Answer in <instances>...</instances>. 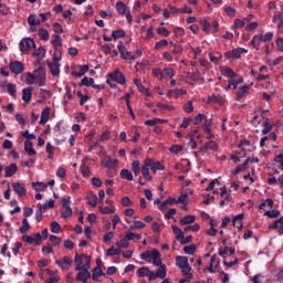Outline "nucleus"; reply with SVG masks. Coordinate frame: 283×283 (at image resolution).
<instances>
[{
    "label": "nucleus",
    "instance_id": "bb28decb",
    "mask_svg": "<svg viewBox=\"0 0 283 283\" xmlns=\"http://www.w3.org/2000/svg\"><path fill=\"white\" fill-rule=\"evenodd\" d=\"M28 23L29 25H40L41 20L39 19V17H36V14H31L28 18Z\"/></svg>",
    "mask_w": 283,
    "mask_h": 283
},
{
    "label": "nucleus",
    "instance_id": "680f3d73",
    "mask_svg": "<svg viewBox=\"0 0 283 283\" xmlns=\"http://www.w3.org/2000/svg\"><path fill=\"white\" fill-rule=\"evenodd\" d=\"M51 231L52 233H59V231H61V224H59L56 221H53L51 223Z\"/></svg>",
    "mask_w": 283,
    "mask_h": 283
},
{
    "label": "nucleus",
    "instance_id": "4d7b16f0",
    "mask_svg": "<svg viewBox=\"0 0 283 283\" xmlns=\"http://www.w3.org/2000/svg\"><path fill=\"white\" fill-rule=\"evenodd\" d=\"M223 73L226 74V76H228V78H237L238 74H235V72H233V70H231L230 67H226L223 70Z\"/></svg>",
    "mask_w": 283,
    "mask_h": 283
},
{
    "label": "nucleus",
    "instance_id": "393cba45",
    "mask_svg": "<svg viewBox=\"0 0 283 283\" xmlns=\"http://www.w3.org/2000/svg\"><path fill=\"white\" fill-rule=\"evenodd\" d=\"M51 44L53 45L54 50L62 48L63 42H62L61 38L59 36V34L53 35V40H51Z\"/></svg>",
    "mask_w": 283,
    "mask_h": 283
},
{
    "label": "nucleus",
    "instance_id": "f03ea898",
    "mask_svg": "<svg viewBox=\"0 0 283 283\" xmlns=\"http://www.w3.org/2000/svg\"><path fill=\"white\" fill-rule=\"evenodd\" d=\"M153 260L154 266H160L163 264V261L160 260V252L156 249L151 251H146L140 254V260Z\"/></svg>",
    "mask_w": 283,
    "mask_h": 283
},
{
    "label": "nucleus",
    "instance_id": "f257e3e1",
    "mask_svg": "<svg viewBox=\"0 0 283 283\" xmlns=\"http://www.w3.org/2000/svg\"><path fill=\"white\" fill-rule=\"evenodd\" d=\"M176 265L181 269V273H184L185 277H188V280L193 277L191 268L189 266V258L182 255L176 256Z\"/></svg>",
    "mask_w": 283,
    "mask_h": 283
},
{
    "label": "nucleus",
    "instance_id": "a18cd8bd",
    "mask_svg": "<svg viewBox=\"0 0 283 283\" xmlns=\"http://www.w3.org/2000/svg\"><path fill=\"white\" fill-rule=\"evenodd\" d=\"M184 252L186 253V255H193V253H196V245L195 244L186 245L184 248Z\"/></svg>",
    "mask_w": 283,
    "mask_h": 283
},
{
    "label": "nucleus",
    "instance_id": "49530a36",
    "mask_svg": "<svg viewBox=\"0 0 283 283\" xmlns=\"http://www.w3.org/2000/svg\"><path fill=\"white\" fill-rule=\"evenodd\" d=\"M116 8L118 11V14H127V7L123 2H117Z\"/></svg>",
    "mask_w": 283,
    "mask_h": 283
},
{
    "label": "nucleus",
    "instance_id": "e2e57ef3",
    "mask_svg": "<svg viewBox=\"0 0 283 283\" xmlns=\"http://www.w3.org/2000/svg\"><path fill=\"white\" fill-rule=\"evenodd\" d=\"M185 233L188 231H200V224L195 223L193 226H188L184 229Z\"/></svg>",
    "mask_w": 283,
    "mask_h": 283
},
{
    "label": "nucleus",
    "instance_id": "052dcab7",
    "mask_svg": "<svg viewBox=\"0 0 283 283\" xmlns=\"http://www.w3.org/2000/svg\"><path fill=\"white\" fill-rule=\"evenodd\" d=\"M184 111L187 114H191V112H193V102L189 101L187 104L184 105Z\"/></svg>",
    "mask_w": 283,
    "mask_h": 283
},
{
    "label": "nucleus",
    "instance_id": "cd10ccee",
    "mask_svg": "<svg viewBox=\"0 0 283 283\" xmlns=\"http://www.w3.org/2000/svg\"><path fill=\"white\" fill-rule=\"evenodd\" d=\"M33 56H35V59H44L45 57V49H43V46H39L38 49L34 50Z\"/></svg>",
    "mask_w": 283,
    "mask_h": 283
},
{
    "label": "nucleus",
    "instance_id": "5fc2aeb1",
    "mask_svg": "<svg viewBox=\"0 0 283 283\" xmlns=\"http://www.w3.org/2000/svg\"><path fill=\"white\" fill-rule=\"evenodd\" d=\"M116 247H118V249H129V241L127 239H122L116 243Z\"/></svg>",
    "mask_w": 283,
    "mask_h": 283
},
{
    "label": "nucleus",
    "instance_id": "4c0bfd02",
    "mask_svg": "<svg viewBox=\"0 0 283 283\" xmlns=\"http://www.w3.org/2000/svg\"><path fill=\"white\" fill-rule=\"evenodd\" d=\"M63 209L64 210L61 212L62 218H72V213H73L72 207L66 206V207H63Z\"/></svg>",
    "mask_w": 283,
    "mask_h": 283
},
{
    "label": "nucleus",
    "instance_id": "37998d69",
    "mask_svg": "<svg viewBox=\"0 0 283 283\" xmlns=\"http://www.w3.org/2000/svg\"><path fill=\"white\" fill-rule=\"evenodd\" d=\"M249 147H251V142L247 139H242L239 144V149H243V151H249Z\"/></svg>",
    "mask_w": 283,
    "mask_h": 283
},
{
    "label": "nucleus",
    "instance_id": "e433bc0d",
    "mask_svg": "<svg viewBox=\"0 0 283 283\" xmlns=\"http://www.w3.org/2000/svg\"><path fill=\"white\" fill-rule=\"evenodd\" d=\"M30 229V222H28V218H23L22 226L20 227V233H28Z\"/></svg>",
    "mask_w": 283,
    "mask_h": 283
},
{
    "label": "nucleus",
    "instance_id": "2f4dec72",
    "mask_svg": "<svg viewBox=\"0 0 283 283\" xmlns=\"http://www.w3.org/2000/svg\"><path fill=\"white\" fill-rule=\"evenodd\" d=\"M228 253L229 255H233V253H235V250L229 247H226L223 250L222 249L219 250L220 258H224V255H227Z\"/></svg>",
    "mask_w": 283,
    "mask_h": 283
},
{
    "label": "nucleus",
    "instance_id": "c756f323",
    "mask_svg": "<svg viewBox=\"0 0 283 283\" xmlns=\"http://www.w3.org/2000/svg\"><path fill=\"white\" fill-rule=\"evenodd\" d=\"M155 274L160 280H165V277H167V270L165 269V265H160V268L155 272Z\"/></svg>",
    "mask_w": 283,
    "mask_h": 283
},
{
    "label": "nucleus",
    "instance_id": "a19ab883",
    "mask_svg": "<svg viewBox=\"0 0 283 283\" xmlns=\"http://www.w3.org/2000/svg\"><path fill=\"white\" fill-rule=\"evenodd\" d=\"M275 203L273 202V199H266L265 201H263L260 206L259 209H266V207H269L270 209H273V206Z\"/></svg>",
    "mask_w": 283,
    "mask_h": 283
},
{
    "label": "nucleus",
    "instance_id": "b1692460",
    "mask_svg": "<svg viewBox=\"0 0 283 283\" xmlns=\"http://www.w3.org/2000/svg\"><path fill=\"white\" fill-rule=\"evenodd\" d=\"M32 189H34V191H45V189H48V185L42 181L32 182Z\"/></svg>",
    "mask_w": 283,
    "mask_h": 283
},
{
    "label": "nucleus",
    "instance_id": "dca6fc26",
    "mask_svg": "<svg viewBox=\"0 0 283 283\" xmlns=\"http://www.w3.org/2000/svg\"><path fill=\"white\" fill-rule=\"evenodd\" d=\"M193 222H196V216L188 214L180 219L179 224H181V227H185L186 224H193Z\"/></svg>",
    "mask_w": 283,
    "mask_h": 283
},
{
    "label": "nucleus",
    "instance_id": "39448f33",
    "mask_svg": "<svg viewBox=\"0 0 283 283\" xmlns=\"http://www.w3.org/2000/svg\"><path fill=\"white\" fill-rule=\"evenodd\" d=\"M33 76L35 85H38V87H43L45 85V69L40 66L38 70L34 71Z\"/></svg>",
    "mask_w": 283,
    "mask_h": 283
},
{
    "label": "nucleus",
    "instance_id": "6e6d98bb",
    "mask_svg": "<svg viewBox=\"0 0 283 283\" xmlns=\"http://www.w3.org/2000/svg\"><path fill=\"white\" fill-rule=\"evenodd\" d=\"M264 216H268V218H280V210H268Z\"/></svg>",
    "mask_w": 283,
    "mask_h": 283
},
{
    "label": "nucleus",
    "instance_id": "20e7f679",
    "mask_svg": "<svg viewBox=\"0 0 283 283\" xmlns=\"http://www.w3.org/2000/svg\"><path fill=\"white\" fill-rule=\"evenodd\" d=\"M76 271H80L77 273L76 280H78V282H87V280H90V277H92V273H90V266H76L75 268Z\"/></svg>",
    "mask_w": 283,
    "mask_h": 283
},
{
    "label": "nucleus",
    "instance_id": "9b49d317",
    "mask_svg": "<svg viewBox=\"0 0 283 283\" xmlns=\"http://www.w3.org/2000/svg\"><path fill=\"white\" fill-rule=\"evenodd\" d=\"M48 65L52 76H59L61 74V64H59V62L51 61Z\"/></svg>",
    "mask_w": 283,
    "mask_h": 283
},
{
    "label": "nucleus",
    "instance_id": "412c9836",
    "mask_svg": "<svg viewBox=\"0 0 283 283\" xmlns=\"http://www.w3.org/2000/svg\"><path fill=\"white\" fill-rule=\"evenodd\" d=\"M2 87H6L10 96H17V85L12 83H3Z\"/></svg>",
    "mask_w": 283,
    "mask_h": 283
},
{
    "label": "nucleus",
    "instance_id": "9d476101",
    "mask_svg": "<svg viewBox=\"0 0 283 283\" xmlns=\"http://www.w3.org/2000/svg\"><path fill=\"white\" fill-rule=\"evenodd\" d=\"M3 170H4V178H12V176H14L17 171H19V167L17 166V164H11L4 167Z\"/></svg>",
    "mask_w": 283,
    "mask_h": 283
},
{
    "label": "nucleus",
    "instance_id": "473e14b6",
    "mask_svg": "<svg viewBox=\"0 0 283 283\" xmlns=\"http://www.w3.org/2000/svg\"><path fill=\"white\" fill-rule=\"evenodd\" d=\"M262 42V35H254L251 40V45L255 48L256 50H260V43Z\"/></svg>",
    "mask_w": 283,
    "mask_h": 283
},
{
    "label": "nucleus",
    "instance_id": "69168bd1",
    "mask_svg": "<svg viewBox=\"0 0 283 283\" xmlns=\"http://www.w3.org/2000/svg\"><path fill=\"white\" fill-rule=\"evenodd\" d=\"M130 229H145V222L143 221H135Z\"/></svg>",
    "mask_w": 283,
    "mask_h": 283
},
{
    "label": "nucleus",
    "instance_id": "a878e982",
    "mask_svg": "<svg viewBox=\"0 0 283 283\" xmlns=\"http://www.w3.org/2000/svg\"><path fill=\"white\" fill-rule=\"evenodd\" d=\"M187 94V91L182 90V88H175L171 91H168V96H176V98H178V96H182Z\"/></svg>",
    "mask_w": 283,
    "mask_h": 283
},
{
    "label": "nucleus",
    "instance_id": "de8ad7c7",
    "mask_svg": "<svg viewBox=\"0 0 283 283\" xmlns=\"http://www.w3.org/2000/svg\"><path fill=\"white\" fill-rule=\"evenodd\" d=\"M112 36L113 39L118 40V39H123V36H125V31L124 30H115L112 32Z\"/></svg>",
    "mask_w": 283,
    "mask_h": 283
},
{
    "label": "nucleus",
    "instance_id": "2eb2a0df",
    "mask_svg": "<svg viewBox=\"0 0 283 283\" xmlns=\"http://www.w3.org/2000/svg\"><path fill=\"white\" fill-rule=\"evenodd\" d=\"M72 263V260L69 256H64L63 260L56 261L57 266H60L63 271L66 269H70V264Z\"/></svg>",
    "mask_w": 283,
    "mask_h": 283
},
{
    "label": "nucleus",
    "instance_id": "423d86ee",
    "mask_svg": "<svg viewBox=\"0 0 283 283\" xmlns=\"http://www.w3.org/2000/svg\"><path fill=\"white\" fill-rule=\"evenodd\" d=\"M117 49H118L120 56L124 57L125 61H136V56H134L132 54V52H128L125 49V44H123V42L118 43Z\"/></svg>",
    "mask_w": 283,
    "mask_h": 283
},
{
    "label": "nucleus",
    "instance_id": "864d4df0",
    "mask_svg": "<svg viewBox=\"0 0 283 283\" xmlns=\"http://www.w3.org/2000/svg\"><path fill=\"white\" fill-rule=\"evenodd\" d=\"M103 164L106 165V167H112L114 165H118V160H113L111 157H105L103 159Z\"/></svg>",
    "mask_w": 283,
    "mask_h": 283
},
{
    "label": "nucleus",
    "instance_id": "f3484780",
    "mask_svg": "<svg viewBox=\"0 0 283 283\" xmlns=\"http://www.w3.org/2000/svg\"><path fill=\"white\" fill-rule=\"evenodd\" d=\"M242 220H244V213L237 214L232 219L233 227H237V229H242Z\"/></svg>",
    "mask_w": 283,
    "mask_h": 283
},
{
    "label": "nucleus",
    "instance_id": "7c9ffc66",
    "mask_svg": "<svg viewBox=\"0 0 283 283\" xmlns=\"http://www.w3.org/2000/svg\"><path fill=\"white\" fill-rule=\"evenodd\" d=\"M160 123H167V119H160V118L148 119L145 122V125H147L148 127H154V125H158Z\"/></svg>",
    "mask_w": 283,
    "mask_h": 283
},
{
    "label": "nucleus",
    "instance_id": "4be33fe9",
    "mask_svg": "<svg viewBox=\"0 0 283 283\" xmlns=\"http://www.w3.org/2000/svg\"><path fill=\"white\" fill-rule=\"evenodd\" d=\"M78 72H74V76H77V78H81L82 76H85L87 72H90V66L87 65H81L78 66Z\"/></svg>",
    "mask_w": 283,
    "mask_h": 283
},
{
    "label": "nucleus",
    "instance_id": "3c124183",
    "mask_svg": "<svg viewBox=\"0 0 283 283\" xmlns=\"http://www.w3.org/2000/svg\"><path fill=\"white\" fill-rule=\"evenodd\" d=\"M149 268H147V266H143V268H140L139 270H138V275H139V277H148V275H149Z\"/></svg>",
    "mask_w": 283,
    "mask_h": 283
},
{
    "label": "nucleus",
    "instance_id": "0eeeda50",
    "mask_svg": "<svg viewBox=\"0 0 283 283\" xmlns=\"http://www.w3.org/2000/svg\"><path fill=\"white\" fill-rule=\"evenodd\" d=\"M247 52H249L247 49L237 48L232 51H228L226 56L227 59H240V56H242V54H247Z\"/></svg>",
    "mask_w": 283,
    "mask_h": 283
},
{
    "label": "nucleus",
    "instance_id": "6e6552de",
    "mask_svg": "<svg viewBox=\"0 0 283 283\" xmlns=\"http://www.w3.org/2000/svg\"><path fill=\"white\" fill-rule=\"evenodd\" d=\"M9 70H11L12 74H21L25 66H23V62L14 61L9 64Z\"/></svg>",
    "mask_w": 283,
    "mask_h": 283
},
{
    "label": "nucleus",
    "instance_id": "ea45409f",
    "mask_svg": "<svg viewBox=\"0 0 283 283\" xmlns=\"http://www.w3.org/2000/svg\"><path fill=\"white\" fill-rule=\"evenodd\" d=\"M61 59H63V52L61 51V49H54L53 62L59 63V61H61Z\"/></svg>",
    "mask_w": 283,
    "mask_h": 283
},
{
    "label": "nucleus",
    "instance_id": "f8f14e48",
    "mask_svg": "<svg viewBox=\"0 0 283 283\" xmlns=\"http://www.w3.org/2000/svg\"><path fill=\"white\" fill-rule=\"evenodd\" d=\"M12 187H13L15 193H18V196L20 198H23V196H25V193H28V190L25 189V187L23 185H21V182H13Z\"/></svg>",
    "mask_w": 283,
    "mask_h": 283
},
{
    "label": "nucleus",
    "instance_id": "ddd939ff",
    "mask_svg": "<svg viewBox=\"0 0 283 283\" xmlns=\"http://www.w3.org/2000/svg\"><path fill=\"white\" fill-rule=\"evenodd\" d=\"M174 76H176V71H174V69L171 67H166L163 70L161 81L163 80L169 81L170 78H174Z\"/></svg>",
    "mask_w": 283,
    "mask_h": 283
},
{
    "label": "nucleus",
    "instance_id": "bf43d9fd",
    "mask_svg": "<svg viewBox=\"0 0 283 283\" xmlns=\"http://www.w3.org/2000/svg\"><path fill=\"white\" fill-rule=\"evenodd\" d=\"M248 93H249V86H242L237 92V96L240 99V98H242V96H244V94H248Z\"/></svg>",
    "mask_w": 283,
    "mask_h": 283
},
{
    "label": "nucleus",
    "instance_id": "c85d7f7f",
    "mask_svg": "<svg viewBox=\"0 0 283 283\" xmlns=\"http://www.w3.org/2000/svg\"><path fill=\"white\" fill-rule=\"evenodd\" d=\"M120 178H123L124 180H128L129 182H132V180H134V175H132L130 171H128L127 169H123L120 171Z\"/></svg>",
    "mask_w": 283,
    "mask_h": 283
},
{
    "label": "nucleus",
    "instance_id": "09e8293b",
    "mask_svg": "<svg viewBox=\"0 0 283 283\" xmlns=\"http://www.w3.org/2000/svg\"><path fill=\"white\" fill-rule=\"evenodd\" d=\"M119 253H120V248L114 249V247H112L106 251V255H108V258H113V255H119Z\"/></svg>",
    "mask_w": 283,
    "mask_h": 283
},
{
    "label": "nucleus",
    "instance_id": "5701e85b",
    "mask_svg": "<svg viewBox=\"0 0 283 283\" xmlns=\"http://www.w3.org/2000/svg\"><path fill=\"white\" fill-rule=\"evenodd\" d=\"M22 81H24L28 85H34V74L32 73H25L22 75Z\"/></svg>",
    "mask_w": 283,
    "mask_h": 283
},
{
    "label": "nucleus",
    "instance_id": "0e129e2a",
    "mask_svg": "<svg viewBox=\"0 0 283 283\" xmlns=\"http://www.w3.org/2000/svg\"><path fill=\"white\" fill-rule=\"evenodd\" d=\"M142 174H143L145 180H151V177L149 175V168L147 166H144L142 168Z\"/></svg>",
    "mask_w": 283,
    "mask_h": 283
},
{
    "label": "nucleus",
    "instance_id": "72a5a7b5",
    "mask_svg": "<svg viewBox=\"0 0 283 283\" xmlns=\"http://www.w3.org/2000/svg\"><path fill=\"white\" fill-rule=\"evenodd\" d=\"M102 275H105V273H103V270L98 266L93 269V274L92 277L94 281L98 280V277H102Z\"/></svg>",
    "mask_w": 283,
    "mask_h": 283
},
{
    "label": "nucleus",
    "instance_id": "1a4fd4ad",
    "mask_svg": "<svg viewBox=\"0 0 283 283\" xmlns=\"http://www.w3.org/2000/svg\"><path fill=\"white\" fill-rule=\"evenodd\" d=\"M108 76L112 78V81H115V83L125 85V75L120 71H114L113 73H109Z\"/></svg>",
    "mask_w": 283,
    "mask_h": 283
},
{
    "label": "nucleus",
    "instance_id": "774afa93",
    "mask_svg": "<svg viewBox=\"0 0 283 283\" xmlns=\"http://www.w3.org/2000/svg\"><path fill=\"white\" fill-rule=\"evenodd\" d=\"M274 160H275V163H279V165H281V169L283 171V153L277 155Z\"/></svg>",
    "mask_w": 283,
    "mask_h": 283
},
{
    "label": "nucleus",
    "instance_id": "4468645a",
    "mask_svg": "<svg viewBox=\"0 0 283 283\" xmlns=\"http://www.w3.org/2000/svg\"><path fill=\"white\" fill-rule=\"evenodd\" d=\"M82 85H85L86 87H94V88H98V90H103L104 86L103 85H96L94 84V78L92 77H83L82 78Z\"/></svg>",
    "mask_w": 283,
    "mask_h": 283
},
{
    "label": "nucleus",
    "instance_id": "c03bdc74",
    "mask_svg": "<svg viewBox=\"0 0 283 283\" xmlns=\"http://www.w3.org/2000/svg\"><path fill=\"white\" fill-rule=\"evenodd\" d=\"M40 209H44L45 211H48V209H54V200L49 199L45 203L40 206Z\"/></svg>",
    "mask_w": 283,
    "mask_h": 283
},
{
    "label": "nucleus",
    "instance_id": "aec40b11",
    "mask_svg": "<svg viewBox=\"0 0 283 283\" xmlns=\"http://www.w3.org/2000/svg\"><path fill=\"white\" fill-rule=\"evenodd\" d=\"M50 120V108H44L41 113L40 125H45Z\"/></svg>",
    "mask_w": 283,
    "mask_h": 283
},
{
    "label": "nucleus",
    "instance_id": "79ce46f5",
    "mask_svg": "<svg viewBox=\"0 0 283 283\" xmlns=\"http://www.w3.org/2000/svg\"><path fill=\"white\" fill-rule=\"evenodd\" d=\"M39 36L42 41L50 40V33L45 29H39Z\"/></svg>",
    "mask_w": 283,
    "mask_h": 283
},
{
    "label": "nucleus",
    "instance_id": "6ab92c4d",
    "mask_svg": "<svg viewBox=\"0 0 283 283\" xmlns=\"http://www.w3.org/2000/svg\"><path fill=\"white\" fill-rule=\"evenodd\" d=\"M22 101H24V103H30V101H32V88L30 87L23 88Z\"/></svg>",
    "mask_w": 283,
    "mask_h": 283
},
{
    "label": "nucleus",
    "instance_id": "8fccbe9b",
    "mask_svg": "<svg viewBox=\"0 0 283 283\" xmlns=\"http://www.w3.org/2000/svg\"><path fill=\"white\" fill-rule=\"evenodd\" d=\"M211 125H213V119H206V124L203 125V132L206 134H211Z\"/></svg>",
    "mask_w": 283,
    "mask_h": 283
},
{
    "label": "nucleus",
    "instance_id": "603ef678",
    "mask_svg": "<svg viewBox=\"0 0 283 283\" xmlns=\"http://www.w3.org/2000/svg\"><path fill=\"white\" fill-rule=\"evenodd\" d=\"M101 213H103L104 216H108L109 213H114V211H116V208H109V207H99L98 208Z\"/></svg>",
    "mask_w": 283,
    "mask_h": 283
},
{
    "label": "nucleus",
    "instance_id": "7ed1b4c3",
    "mask_svg": "<svg viewBox=\"0 0 283 283\" xmlns=\"http://www.w3.org/2000/svg\"><path fill=\"white\" fill-rule=\"evenodd\" d=\"M20 51L22 54H30V50L36 48L34 40L32 38H24L20 41Z\"/></svg>",
    "mask_w": 283,
    "mask_h": 283
},
{
    "label": "nucleus",
    "instance_id": "338daca9",
    "mask_svg": "<svg viewBox=\"0 0 283 283\" xmlns=\"http://www.w3.org/2000/svg\"><path fill=\"white\" fill-rule=\"evenodd\" d=\"M276 48L279 52H283V38L276 39Z\"/></svg>",
    "mask_w": 283,
    "mask_h": 283
},
{
    "label": "nucleus",
    "instance_id": "c9c22d12",
    "mask_svg": "<svg viewBox=\"0 0 283 283\" xmlns=\"http://www.w3.org/2000/svg\"><path fill=\"white\" fill-rule=\"evenodd\" d=\"M132 171L135 174V176H138L140 174V161L134 160L132 166Z\"/></svg>",
    "mask_w": 283,
    "mask_h": 283
},
{
    "label": "nucleus",
    "instance_id": "f704fd0d",
    "mask_svg": "<svg viewBox=\"0 0 283 283\" xmlns=\"http://www.w3.org/2000/svg\"><path fill=\"white\" fill-rule=\"evenodd\" d=\"M97 203H98V197L96 195H90L87 197V205L90 207H96Z\"/></svg>",
    "mask_w": 283,
    "mask_h": 283
},
{
    "label": "nucleus",
    "instance_id": "58836bf2",
    "mask_svg": "<svg viewBox=\"0 0 283 283\" xmlns=\"http://www.w3.org/2000/svg\"><path fill=\"white\" fill-rule=\"evenodd\" d=\"M269 229H283V217H281L279 220H276L274 223L269 226Z\"/></svg>",
    "mask_w": 283,
    "mask_h": 283
},
{
    "label": "nucleus",
    "instance_id": "a211bd4d",
    "mask_svg": "<svg viewBox=\"0 0 283 283\" xmlns=\"http://www.w3.org/2000/svg\"><path fill=\"white\" fill-rule=\"evenodd\" d=\"M24 151H27L29 156H36V150H34V147L32 146V142L30 140L24 142Z\"/></svg>",
    "mask_w": 283,
    "mask_h": 283
},
{
    "label": "nucleus",
    "instance_id": "13d9d810",
    "mask_svg": "<svg viewBox=\"0 0 283 283\" xmlns=\"http://www.w3.org/2000/svg\"><path fill=\"white\" fill-rule=\"evenodd\" d=\"M172 231H174L175 235H177L176 240H178V241L182 238V235H185V232H182L180 230V228H178L176 226H172Z\"/></svg>",
    "mask_w": 283,
    "mask_h": 283
}]
</instances>
